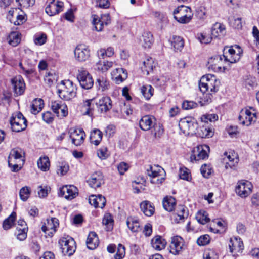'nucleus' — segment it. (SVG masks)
Instances as JSON below:
<instances>
[{
    "label": "nucleus",
    "instance_id": "f257e3e1",
    "mask_svg": "<svg viewBox=\"0 0 259 259\" xmlns=\"http://www.w3.org/2000/svg\"><path fill=\"white\" fill-rule=\"evenodd\" d=\"M219 85L220 81L210 74L203 76L199 82L200 90L203 93L209 90L211 93H215L219 90Z\"/></svg>",
    "mask_w": 259,
    "mask_h": 259
},
{
    "label": "nucleus",
    "instance_id": "f03ea898",
    "mask_svg": "<svg viewBox=\"0 0 259 259\" xmlns=\"http://www.w3.org/2000/svg\"><path fill=\"white\" fill-rule=\"evenodd\" d=\"M61 89L58 90V94L60 98L69 101L74 98L76 95V86L70 80L62 81Z\"/></svg>",
    "mask_w": 259,
    "mask_h": 259
},
{
    "label": "nucleus",
    "instance_id": "7ed1b4c3",
    "mask_svg": "<svg viewBox=\"0 0 259 259\" xmlns=\"http://www.w3.org/2000/svg\"><path fill=\"white\" fill-rule=\"evenodd\" d=\"M10 122L13 132H20L24 130L27 127V120L20 112L12 114Z\"/></svg>",
    "mask_w": 259,
    "mask_h": 259
},
{
    "label": "nucleus",
    "instance_id": "20e7f679",
    "mask_svg": "<svg viewBox=\"0 0 259 259\" xmlns=\"http://www.w3.org/2000/svg\"><path fill=\"white\" fill-rule=\"evenodd\" d=\"M60 248L64 255L71 256L75 251L76 243L70 236L61 238L59 241Z\"/></svg>",
    "mask_w": 259,
    "mask_h": 259
},
{
    "label": "nucleus",
    "instance_id": "39448f33",
    "mask_svg": "<svg viewBox=\"0 0 259 259\" xmlns=\"http://www.w3.org/2000/svg\"><path fill=\"white\" fill-rule=\"evenodd\" d=\"M180 130L185 135L193 134L198 127V124L194 118L186 117L181 119L179 123Z\"/></svg>",
    "mask_w": 259,
    "mask_h": 259
},
{
    "label": "nucleus",
    "instance_id": "423d86ee",
    "mask_svg": "<svg viewBox=\"0 0 259 259\" xmlns=\"http://www.w3.org/2000/svg\"><path fill=\"white\" fill-rule=\"evenodd\" d=\"M77 79L82 88L89 90L94 84V80L91 74L86 69L81 68L78 69Z\"/></svg>",
    "mask_w": 259,
    "mask_h": 259
},
{
    "label": "nucleus",
    "instance_id": "0eeeda50",
    "mask_svg": "<svg viewBox=\"0 0 259 259\" xmlns=\"http://www.w3.org/2000/svg\"><path fill=\"white\" fill-rule=\"evenodd\" d=\"M173 13L175 19L181 23H187L191 20V9L188 7H178L174 10Z\"/></svg>",
    "mask_w": 259,
    "mask_h": 259
},
{
    "label": "nucleus",
    "instance_id": "6e6552de",
    "mask_svg": "<svg viewBox=\"0 0 259 259\" xmlns=\"http://www.w3.org/2000/svg\"><path fill=\"white\" fill-rule=\"evenodd\" d=\"M186 246L184 239L179 236L171 238L169 245V252L174 255L181 254L185 249Z\"/></svg>",
    "mask_w": 259,
    "mask_h": 259
},
{
    "label": "nucleus",
    "instance_id": "1a4fd4ad",
    "mask_svg": "<svg viewBox=\"0 0 259 259\" xmlns=\"http://www.w3.org/2000/svg\"><path fill=\"white\" fill-rule=\"evenodd\" d=\"M111 19L109 14H103L99 17L96 15H93L92 23L95 29L97 31H101L104 25H107L110 23Z\"/></svg>",
    "mask_w": 259,
    "mask_h": 259
},
{
    "label": "nucleus",
    "instance_id": "9d476101",
    "mask_svg": "<svg viewBox=\"0 0 259 259\" xmlns=\"http://www.w3.org/2000/svg\"><path fill=\"white\" fill-rule=\"evenodd\" d=\"M238 119L242 125L249 126L252 122H255L256 119V113H252L249 109H242L240 112Z\"/></svg>",
    "mask_w": 259,
    "mask_h": 259
},
{
    "label": "nucleus",
    "instance_id": "9b49d317",
    "mask_svg": "<svg viewBox=\"0 0 259 259\" xmlns=\"http://www.w3.org/2000/svg\"><path fill=\"white\" fill-rule=\"evenodd\" d=\"M209 151V147L206 145H199L193 150V154L191 156V160L195 161L205 159L208 157V152Z\"/></svg>",
    "mask_w": 259,
    "mask_h": 259
},
{
    "label": "nucleus",
    "instance_id": "f8f14e48",
    "mask_svg": "<svg viewBox=\"0 0 259 259\" xmlns=\"http://www.w3.org/2000/svg\"><path fill=\"white\" fill-rule=\"evenodd\" d=\"M74 57L79 62H84L90 56V51L88 47L84 45H77L74 50Z\"/></svg>",
    "mask_w": 259,
    "mask_h": 259
},
{
    "label": "nucleus",
    "instance_id": "ddd939ff",
    "mask_svg": "<svg viewBox=\"0 0 259 259\" xmlns=\"http://www.w3.org/2000/svg\"><path fill=\"white\" fill-rule=\"evenodd\" d=\"M252 185L248 181H240L236 187V193L240 197L245 198L248 196L252 191Z\"/></svg>",
    "mask_w": 259,
    "mask_h": 259
},
{
    "label": "nucleus",
    "instance_id": "4468645a",
    "mask_svg": "<svg viewBox=\"0 0 259 259\" xmlns=\"http://www.w3.org/2000/svg\"><path fill=\"white\" fill-rule=\"evenodd\" d=\"M58 226V220L55 218H52L50 220H47V223H45L41 227V230L46 236L51 237L56 232Z\"/></svg>",
    "mask_w": 259,
    "mask_h": 259
},
{
    "label": "nucleus",
    "instance_id": "2eb2a0df",
    "mask_svg": "<svg viewBox=\"0 0 259 259\" xmlns=\"http://www.w3.org/2000/svg\"><path fill=\"white\" fill-rule=\"evenodd\" d=\"M69 133L70 138L73 144L79 146L83 143L85 137V133L82 128H71Z\"/></svg>",
    "mask_w": 259,
    "mask_h": 259
},
{
    "label": "nucleus",
    "instance_id": "dca6fc26",
    "mask_svg": "<svg viewBox=\"0 0 259 259\" xmlns=\"http://www.w3.org/2000/svg\"><path fill=\"white\" fill-rule=\"evenodd\" d=\"M11 82L16 96H20L24 93L25 83L22 76L19 75L15 77L12 79Z\"/></svg>",
    "mask_w": 259,
    "mask_h": 259
},
{
    "label": "nucleus",
    "instance_id": "f3484780",
    "mask_svg": "<svg viewBox=\"0 0 259 259\" xmlns=\"http://www.w3.org/2000/svg\"><path fill=\"white\" fill-rule=\"evenodd\" d=\"M63 6L62 2L52 0L46 7L45 11L49 16H54L63 11Z\"/></svg>",
    "mask_w": 259,
    "mask_h": 259
},
{
    "label": "nucleus",
    "instance_id": "a211bd4d",
    "mask_svg": "<svg viewBox=\"0 0 259 259\" xmlns=\"http://www.w3.org/2000/svg\"><path fill=\"white\" fill-rule=\"evenodd\" d=\"M51 109L58 117H65L68 114V108L62 101H55L51 102Z\"/></svg>",
    "mask_w": 259,
    "mask_h": 259
},
{
    "label": "nucleus",
    "instance_id": "6ab92c4d",
    "mask_svg": "<svg viewBox=\"0 0 259 259\" xmlns=\"http://www.w3.org/2000/svg\"><path fill=\"white\" fill-rule=\"evenodd\" d=\"M60 195L68 200H72L78 195L77 188L73 185L64 186L60 190Z\"/></svg>",
    "mask_w": 259,
    "mask_h": 259
},
{
    "label": "nucleus",
    "instance_id": "aec40b11",
    "mask_svg": "<svg viewBox=\"0 0 259 259\" xmlns=\"http://www.w3.org/2000/svg\"><path fill=\"white\" fill-rule=\"evenodd\" d=\"M96 104L99 111L101 113H106L112 107L111 99L108 96L102 97L96 103Z\"/></svg>",
    "mask_w": 259,
    "mask_h": 259
},
{
    "label": "nucleus",
    "instance_id": "412c9836",
    "mask_svg": "<svg viewBox=\"0 0 259 259\" xmlns=\"http://www.w3.org/2000/svg\"><path fill=\"white\" fill-rule=\"evenodd\" d=\"M103 178L101 171H96L91 175L90 178L87 180V182L90 187L96 188L100 187L104 183Z\"/></svg>",
    "mask_w": 259,
    "mask_h": 259
},
{
    "label": "nucleus",
    "instance_id": "4be33fe9",
    "mask_svg": "<svg viewBox=\"0 0 259 259\" xmlns=\"http://www.w3.org/2000/svg\"><path fill=\"white\" fill-rule=\"evenodd\" d=\"M223 57L220 55H216L210 58L208 61L209 68H211L215 72L222 71L225 67L222 66Z\"/></svg>",
    "mask_w": 259,
    "mask_h": 259
},
{
    "label": "nucleus",
    "instance_id": "5701e85b",
    "mask_svg": "<svg viewBox=\"0 0 259 259\" xmlns=\"http://www.w3.org/2000/svg\"><path fill=\"white\" fill-rule=\"evenodd\" d=\"M188 216L187 208L183 205H180L176 208V213L174 214V221L177 223L184 221Z\"/></svg>",
    "mask_w": 259,
    "mask_h": 259
},
{
    "label": "nucleus",
    "instance_id": "b1692460",
    "mask_svg": "<svg viewBox=\"0 0 259 259\" xmlns=\"http://www.w3.org/2000/svg\"><path fill=\"white\" fill-rule=\"evenodd\" d=\"M22 154H24V152L20 148H14L13 149L9 154L8 157V165L9 166H11L12 162L15 161H24L22 159Z\"/></svg>",
    "mask_w": 259,
    "mask_h": 259
},
{
    "label": "nucleus",
    "instance_id": "393cba45",
    "mask_svg": "<svg viewBox=\"0 0 259 259\" xmlns=\"http://www.w3.org/2000/svg\"><path fill=\"white\" fill-rule=\"evenodd\" d=\"M89 202L95 208H103L105 206L106 200L105 197L101 195H98V196L92 195L89 196Z\"/></svg>",
    "mask_w": 259,
    "mask_h": 259
},
{
    "label": "nucleus",
    "instance_id": "a878e982",
    "mask_svg": "<svg viewBox=\"0 0 259 259\" xmlns=\"http://www.w3.org/2000/svg\"><path fill=\"white\" fill-rule=\"evenodd\" d=\"M155 119L154 117L149 115H146L141 118L139 121V126L141 130L148 131L153 126Z\"/></svg>",
    "mask_w": 259,
    "mask_h": 259
},
{
    "label": "nucleus",
    "instance_id": "bb28decb",
    "mask_svg": "<svg viewBox=\"0 0 259 259\" xmlns=\"http://www.w3.org/2000/svg\"><path fill=\"white\" fill-rule=\"evenodd\" d=\"M111 75L114 78L116 83L119 84L127 78V72L123 68H119L114 70Z\"/></svg>",
    "mask_w": 259,
    "mask_h": 259
},
{
    "label": "nucleus",
    "instance_id": "cd10ccee",
    "mask_svg": "<svg viewBox=\"0 0 259 259\" xmlns=\"http://www.w3.org/2000/svg\"><path fill=\"white\" fill-rule=\"evenodd\" d=\"M95 84L98 90L105 92L110 88L109 80L105 76H99L96 79Z\"/></svg>",
    "mask_w": 259,
    "mask_h": 259
},
{
    "label": "nucleus",
    "instance_id": "c85d7f7f",
    "mask_svg": "<svg viewBox=\"0 0 259 259\" xmlns=\"http://www.w3.org/2000/svg\"><path fill=\"white\" fill-rule=\"evenodd\" d=\"M230 251L232 253L233 252H241L244 249L243 242L240 238H235L234 239H231L229 244Z\"/></svg>",
    "mask_w": 259,
    "mask_h": 259
},
{
    "label": "nucleus",
    "instance_id": "c756f323",
    "mask_svg": "<svg viewBox=\"0 0 259 259\" xmlns=\"http://www.w3.org/2000/svg\"><path fill=\"white\" fill-rule=\"evenodd\" d=\"M140 206L141 210L147 217H151L154 213V206L149 201H143L141 203Z\"/></svg>",
    "mask_w": 259,
    "mask_h": 259
},
{
    "label": "nucleus",
    "instance_id": "7c9ffc66",
    "mask_svg": "<svg viewBox=\"0 0 259 259\" xmlns=\"http://www.w3.org/2000/svg\"><path fill=\"white\" fill-rule=\"evenodd\" d=\"M99 243L97 234L94 232H91L88 235L86 241L87 247L91 250L94 249L98 246Z\"/></svg>",
    "mask_w": 259,
    "mask_h": 259
},
{
    "label": "nucleus",
    "instance_id": "2f4dec72",
    "mask_svg": "<svg viewBox=\"0 0 259 259\" xmlns=\"http://www.w3.org/2000/svg\"><path fill=\"white\" fill-rule=\"evenodd\" d=\"M226 34L225 26L220 23L217 22L213 24L211 29V34L214 37H222Z\"/></svg>",
    "mask_w": 259,
    "mask_h": 259
},
{
    "label": "nucleus",
    "instance_id": "473e14b6",
    "mask_svg": "<svg viewBox=\"0 0 259 259\" xmlns=\"http://www.w3.org/2000/svg\"><path fill=\"white\" fill-rule=\"evenodd\" d=\"M103 137L102 132L99 129L95 128L91 131L90 140L91 143L98 146L102 141Z\"/></svg>",
    "mask_w": 259,
    "mask_h": 259
},
{
    "label": "nucleus",
    "instance_id": "72a5a7b5",
    "mask_svg": "<svg viewBox=\"0 0 259 259\" xmlns=\"http://www.w3.org/2000/svg\"><path fill=\"white\" fill-rule=\"evenodd\" d=\"M166 242L161 236H156L151 240V244L154 249L156 250H161L165 248Z\"/></svg>",
    "mask_w": 259,
    "mask_h": 259
},
{
    "label": "nucleus",
    "instance_id": "f704fd0d",
    "mask_svg": "<svg viewBox=\"0 0 259 259\" xmlns=\"http://www.w3.org/2000/svg\"><path fill=\"white\" fill-rule=\"evenodd\" d=\"M44 101L42 99H35L32 102L31 105V113L36 115L44 107Z\"/></svg>",
    "mask_w": 259,
    "mask_h": 259
},
{
    "label": "nucleus",
    "instance_id": "c9c22d12",
    "mask_svg": "<svg viewBox=\"0 0 259 259\" xmlns=\"http://www.w3.org/2000/svg\"><path fill=\"white\" fill-rule=\"evenodd\" d=\"M228 53L230 55L229 58L228 56L223 55V57L224 58V61L228 62L230 63H236L240 59V56L239 53H236L235 50L232 48H230L228 50Z\"/></svg>",
    "mask_w": 259,
    "mask_h": 259
},
{
    "label": "nucleus",
    "instance_id": "e433bc0d",
    "mask_svg": "<svg viewBox=\"0 0 259 259\" xmlns=\"http://www.w3.org/2000/svg\"><path fill=\"white\" fill-rule=\"evenodd\" d=\"M126 224L128 228L133 232H137L141 230L140 223L135 218L131 217L127 218Z\"/></svg>",
    "mask_w": 259,
    "mask_h": 259
},
{
    "label": "nucleus",
    "instance_id": "4c0bfd02",
    "mask_svg": "<svg viewBox=\"0 0 259 259\" xmlns=\"http://www.w3.org/2000/svg\"><path fill=\"white\" fill-rule=\"evenodd\" d=\"M142 46L145 48H149L153 43V36L150 32H144L140 39Z\"/></svg>",
    "mask_w": 259,
    "mask_h": 259
},
{
    "label": "nucleus",
    "instance_id": "58836bf2",
    "mask_svg": "<svg viewBox=\"0 0 259 259\" xmlns=\"http://www.w3.org/2000/svg\"><path fill=\"white\" fill-rule=\"evenodd\" d=\"M115 63V62L112 61H100L96 64V69L102 72H105L112 68Z\"/></svg>",
    "mask_w": 259,
    "mask_h": 259
},
{
    "label": "nucleus",
    "instance_id": "ea45409f",
    "mask_svg": "<svg viewBox=\"0 0 259 259\" xmlns=\"http://www.w3.org/2000/svg\"><path fill=\"white\" fill-rule=\"evenodd\" d=\"M163 206L164 208L167 211H172L176 205V200L171 197H166L163 200Z\"/></svg>",
    "mask_w": 259,
    "mask_h": 259
},
{
    "label": "nucleus",
    "instance_id": "a19ab883",
    "mask_svg": "<svg viewBox=\"0 0 259 259\" xmlns=\"http://www.w3.org/2000/svg\"><path fill=\"white\" fill-rule=\"evenodd\" d=\"M113 218L109 213H106L102 220V223L106 226V230L107 231H111L113 227Z\"/></svg>",
    "mask_w": 259,
    "mask_h": 259
},
{
    "label": "nucleus",
    "instance_id": "79ce46f5",
    "mask_svg": "<svg viewBox=\"0 0 259 259\" xmlns=\"http://www.w3.org/2000/svg\"><path fill=\"white\" fill-rule=\"evenodd\" d=\"M154 67V61L153 59L151 57H149L143 62V66H142L141 68L143 72H145L146 74L147 75L153 70Z\"/></svg>",
    "mask_w": 259,
    "mask_h": 259
},
{
    "label": "nucleus",
    "instance_id": "37998d69",
    "mask_svg": "<svg viewBox=\"0 0 259 259\" xmlns=\"http://www.w3.org/2000/svg\"><path fill=\"white\" fill-rule=\"evenodd\" d=\"M7 40L8 43L12 46H17L20 42V37L19 33L15 31L12 32L8 36Z\"/></svg>",
    "mask_w": 259,
    "mask_h": 259
},
{
    "label": "nucleus",
    "instance_id": "c03bdc74",
    "mask_svg": "<svg viewBox=\"0 0 259 259\" xmlns=\"http://www.w3.org/2000/svg\"><path fill=\"white\" fill-rule=\"evenodd\" d=\"M154 89L149 84L144 85L141 87V93L146 100H149L153 95Z\"/></svg>",
    "mask_w": 259,
    "mask_h": 259
},
{
    "label": "nucleus",
    "instance_id": "a18cd8bd",
    "mask_svg": "<svg viewBox=\"0 0 259 259\" xmlns=\"http://www.w3.org/2000/svg\"><path fill=\"white\" fill-rule=\"evenodd\" d=\"M225 155L227 156V159L228 160V162H226L225 168L226 169L229 167L233 168L236 166L239 161V159L237 156L234 155H231L230 154H228L227 152L225 153Z\"/></svg>",
    "mask_w": 259,
    "mask_h": 259
},
{
    "label": "nucleus",
    "instance_id": "49530a36",
    "mask_svg": "<svg viewBox=\"0 0 259 259\" xmlns=\"http://www.w3.org/2000/svg\"><path fill=\"white\" fill-rule=\"evenodd\" d=\"M37 165L44 171L48 170L50 165L49 158L47 156L39 158L37 161Z\"/></svg>",
    "mask_w": 259,
    "mask_h": 259
},
{
    "label": "nucleus",
    "instance_id": "de8ad7c7",
    "mask_svg": "<svg viewBox=\"0 0 259 259\" xmlns=\"http://www.w3.org/2000/svg\"><path fill=\"white\" fill-rule=\"evenodd\" d=\"M207 212L203 210L198 211L196 215L197 221L201 224H205L210 221Z\"/></svg>",
    "mask_w": 259,
    "mask_h": 259
},
{
    "label": "nucleus",
    "instance_id": "09e8293b",
    "mask_svg": "<svg viewBox=\"0 0 259 259\" xmlns=\"http://www.w3.org/2000/svg\"><path fill=\"white\" fill-rule=\"evenodd\" d=\"M163 170L159 166H149V167L147 168V175L152 178L154 177H158L160 176V173Z\"/></svg>",
    "mask_w": 259,
    "mask_h": 259
},
{
    "label": "nucleus",
    "instance_id": "8fccbe9b",
    "mask_svg": "<svg viewBox=\"0 0 259 259\" xmlns=\"http://www.w3.org/2000/svg\"><path fill=\"white\" fill-rule=\"evenodd\" d=\"M171 45L177 51H180L184 47V42L180 36H173Z\"/></svg>",
    "mask_w": 259,
    "mask_h": 259
},
{
    "label": "nucleus",
    "instance_id": "3c124183",
    "mask_svg": "<svg viewBox=\"0 0 259 259\" xmlns=\"http://www.w3.org/2000/svg\"><path fill=\"white\" fill-rule=\"evenodd\" d=\"M16 217V212H13L4 221L3 224V228L5 230H8L11 228L14 225Z\"/></svg>",
    "mask_w": 259,
    "mask_h": 259
},
{
    "label": "nucleus",
    "instance_id": "603ef678",
    "mask_svg": "<svg viewBox=\"0 0 259 259\" xmlns=\"http://www.w3.org/2000/svg\"><path fill=\"white\" fill-rule=\"evenodd\" d=\"M27 231L28 228H21L18 226H17L16 231L15 233V234L18 240L20 241H23L27 237Z\"/></svg>",
    "mask_w": 259,
    "mask_h": 259
},
{
    "label": "nucleus",
    "instance_id": "864d4df0",
    "mask_svg": "<svg viewBox=\"0 0 259 259\" xmlns=\"http://www.w3.org/2000/svg\"><path fill=\"white\" fill-rule=\"evenodd\" d=\"M30 195V189L27 186L22 187L19 192V195L20 199L23 201H26Z\"/></svg>",
    "mask_w": 259,
    "mask_h": 259
},
{
    "label": "nucleus",
    "instance_id": "5fc2aeb1",
    "mask_svg": "<svg viewBox=\"0 0 259 259\" xmlns=\"http://www.w3.org/2000/svg\"><path fill=\"white\" fill-rule=\"evenodd\" d=\"M198 134L202 138H208L212 136L213 132L210 128L202 126L198 131Z\"/></svg>",
    "mask_w": 259,
    "mask_h": 259
},
{
    "label": "nucleus",
    "instance_id": "6e6d98bb",
    "mask_svg": "<svg viewBox=\"0 0 259 259\" xmlns=\"http://www.w3.org/2000/svg\"><path fill=\"white\" fill-rule=\"evenodd\" d=\"M202 122L208 123V122H214L218 120V116L216 114H206L201 117Z\"/></svg>",
    "mask_w": 259,
    "mask_h": 259
},
{
    "label": "nucleus",
    "instance_id": "4d7b16f0",
    "mask_svg": "<svg viewBox=\"0 0 259 259\" xmlns=\"http://www.w3.org/2000/svg\"><path fill=\"white\" fill-rule=\"evenodd\" d=\"M97 155L101 159H105L109 155L107 147H102L97 151Z\"/></svg>",
    "mask_w": 259,
    "mask_h": 259
},
{
    "label": "nucleus",
    "instance_id": "13d9d810",
    "mask_svg": "<svg viewBox=\"0 0 259 259\" xmlns=\"http://www.w3.org/2000/svg\"><path fill=\"white\" fill-rule=\"evenodd\" d=\"M210 237L208 235L205 234L201 236L197 240V244L200 246H204L209 243Z\"/></svg>",
    "mask_w": 259,
    "mask_h": 259
},
{
    "label": "nucleus",
    "instance_id": "bf43d9fd",
    "mask_svg": "<svg viewBox=\"0 0 259 259\" xmlns=\"http://www.w3.org/2000/svg\"><path fill=\"white\" fill-rule=\"evenodd\" d=\"M125 255V247L122 245H118L117 252L115 254V259H122Z\"/></svg>",
    "mask_w": 259,
    "mask_h": 259
},
{
    "label": "nucleus",
    "instance_id": "052dcab7",
    "mask_svg": "<svg viewBox=\"0 0 259 259\" xmlns=\"http://www.w3.org/2000/svg\"><path fill=\"white\" fill-rule=\"evenodd\" d=\"M95 6L103 9H107L110 7V3L109 0H94Z\"/></svg>",
    "mask_w": 259,
    "mask_h": 259
},
{
    "label": "nucleus",
    "instance_id": "680f3d73",
    "mask_svg": "<svg viewBox=\"0 0 259 259\" xmlns=\"http://www.w3.org/2000/svg\"><path fill=\"white\" fill-rule=\"evenodd\" d=\"M200 171L204 178H208L211 173V169L210 166L205 164L202 165Z\"/></svg>",
    "mask_w": 259,
    "mask_h": 259
},
{
    "label": "nucleus",
    "instance_id": "e2e57ef3",
    "mask_svg": "<svg viewBox=\"0 0 259 259\" xmlns=\"http://www.w3.org/2000/svg\"><path fill=\"white\" fill-rule=\"evenodd\" d=\"M47 40V35L45 33L36 36L34 39V42L36 45H42L44 44Z\"/></svg>",
    "mask_w": 259,
    "mask_h": 259
},
{
    "label": "nucleus",
    "instance_id": "0e129e2a",
    "mask_svg": "<svg viewBox=\"0 0 259 259\" xmlns=\"http://www.w3.org/2000/svg\"><path fill=\"white\" fill-rule=\"evenodd\" d=\"M182 108L185 110H189L195 108L197 106V104L193 101H185L182 103Z\"/></svg>",
    "mask_w": 259,
    "mask_h": 259
},
{
    "label": "nucleus",
    "instance_id": "69168bd1",
    "mask_svg": "<svg viewBox=\"0 0 259 259\" xmlns=\"http://www.w3.org/2000/svg\"><path fill=\"white\" fill-rule=\"evenodd\" d=\"M43 120L47 123H50L54 120V116L50 111H47L42 114Z\"/></svg>",
    "mask_w": 259,
    "mask_h": 259
},
{
    "label": "nucleus",
    "instance_id": "338daca9",
    "mask_svg": "<svg viewBox=\"0 0 259 259\" xmlns=\"http://www.w3.org/2000/svg\"><path fill=\"white\" fill-rule=\"evenodd\" d=\"M93 101V99H89V100H86L85 101H84L83 102L82 107L84 108L86 110L85 111L84 114V115H90V112L91 110V102Z\"/></svg>",
    "mask_w": 259,
    "mask_h": 259
},
{
    "label": "nucleus",
    "instance_id": "774afa93",
    "mask_svg": "<svg viewBox=\"0 0 259 259\" xmlns=\"http://www.w3.org/2000/svg\"><path fill=\"white\" fill-rule=\"evenodd\" d=\"M69 170V166L66 164H62L58 167L57 170V173L61 176L65 175Z\"/></svg>",
    "mask_w": 259,
    "mask_h": 259
}]
</instances>
